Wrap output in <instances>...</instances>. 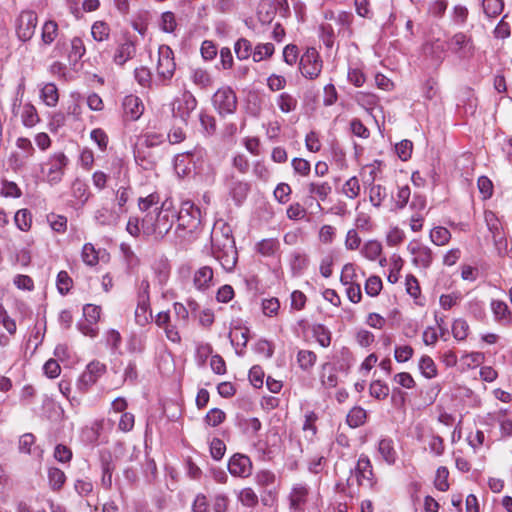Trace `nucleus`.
Instances as JSON below:
<instances>
[{
  "mask_svg": "<svg viewBox=\"0 0 512 512\" xmlns=\"http://www.w3.org/2000/svg\"><path fill=\"white\" fill-rule=\"evenodd\" d=\"M212 254L226 271H232L238 260L235 239L229 226L222 229L221 235L211 236Z\"/></svg>",
  "mask_w": 512,
  "mask_h": 512,
  "instance_id": "f257e3e1",
  "label": "nucleus"
},
{
  "mask_svg": "<svg viewBox=\"0 0 512 512\" xmlns=\"http://www.w3.org/2000/svg\"><path fill=\"white\" fill-rule=\"evenodd\" d=\"M174 220L178 223L175 234L181 240L186 239L187 236L192 235L200 227L201 210L190 201L183 202L181 209L171 215V223L166 228V235L170 234Z\"/></svg>",
  "mask_w": 512,
  "mask_h": 512,
  "instance_id": "f03ea898",
  "label": "nucleus"
},
{
  "mask_svg": "<svg viewBox=\"0 0 512 512\" xmlns=\"http://www.w3.org/2000/svg\"><path fill=\"white\" fill-rule=\"evenodd\" d=\"M211 101L220 117L233 114L237 110V96L230 86L220 87L213 94Z\"/></svg>",
  "mask_w": 512,
  "mask_h": 512,
  "instance_id": "7ed1b4c3",
  "label": "nucleus"
},
{
  "mask_svg": "<svg viewBox=\"0 0 512 512\" xmlns=\"http://www.w3.org/2000/svg\"><path fill=\"white\" fill-rule=\"evenodd\" d=\"M197 100L190 91H185L181 97L171 103L172 117L179 119L182 126H187L190 114L196 109Z\"/></svg>",
  "mask_w": 512,
  "mask_h": 512,
  "instance_id": "20e7f679",
  "label": "nucleus"
},
{
  "mask_svg": "<svg viewBox=\"0 0 512 512\" xmlns=\"http://www.w3.org/2000/svg\"><path fill=\"white\" fill-rule=\"evenodd\" d=\"M485 222L489 232L492 234L493 243L497 250V254L500 257L508 254V242L505 235L502 232V226L497 218L496 214L492 211H485L484 214Z\"/></svg>",
  "mask_w": 512,
  "mask_h": 512,
  "instance_id": "39448f33",
  "label": "nucleus"
},
{
  "mask_svg": "<svg viewBox=\"0 0 512 512\" xmlns=\"http://www.w3.org/2000/svg\"><path fill=\"white\" fill-rule=\"evenodd\" d=\"M301 74L308 79H315L319 76L322 69V60L314 47L307 48L299 61Z\"/></svg>",
  "mask_w": 512,
  "mask_h": 512,
  "instance_id": "423d86ee",
  "label": "nucleus"
},
{
  "mask_svg": "<svg viewBox=\"0 0 512 512\" xmlns=\"http://www.w3.org/2000/svg\"><path fill=\"white\" fill-rule=\"evenodd\" d=\"M201 158V151L177 154L174 158V170L178 177L183 178L189 176L192 172L196 174L197 162Z\"/></svg>",
  "mask_w": 512,
  "mask_h": 512,
  "instance_id": "0eeeda50",
  "label": "nucleus"
},
{
  "mask_svg": "<svg viewBox=\"0 0 512 512\" xmlns=\"http://www.w3.org/2000/svg\"><path fill=\"white\" fill-rule=\"evenodd\" d=\"M38 17L34 11H22L16 20V34L22 42L29 41L37 26Z\"/></svg>",
  "mask_w": 512,
  "mask_h": 512,
  "instance_id": "6e6552de",
  "label": "nucleus"
},
{
  "mask_svg": "<svg viewBox=\"0 0 512 512\" xmlns=\"http://www.w3.org/2000/svg\"><path fill=\"white\" fill-rule=\"evenodd\" d=\"M148 289V281L143 280L138 293V302L135 310V321L140 326H145L153 318L150 309Z\"/></svg>",
  "mask_w": 512,
  "mask_h": 512,
  "instance_id": "1a4fd4ad",
  "label": "nucleus"
},
{
  "mask_svg": "<svg viewBox=\"0 0 512 512\" xmlns=\"http://www.w3.org/2000/svg\"><path fill=\"white\" fill-rule=\"evenodd\" d=\"M68 164L69 159L63 152L50 156L46 163L48 166L46 173L47 181L52 185L61 182Z\"/></svg>",
  "mask_w": 512,
  "mask_h": 512,
  "instance_id": "9d476101",
  "label": "nucleus"
},
{
  "mask_svg": "<svg viewBox=\"0 0 512 512\" xmlns=\"http://www.w3.org/2000/svg\"><path fill=\"white\" fill-rule=\"evenodd\" d=\"M106 366L99 361H92L87 366L84 372L79 376L77 381V388L80 392L85 393L94 385L97 380L105 373Z\"/></svg>",
  "mask_w": 512,
  "mask_h": 512,
  "instance_id": "9b49d317",
  "label": "nucleus"
},
{
  "mask_svg": "<svg viewBox=\"0 0 512 512\" xmlns=\"http://www.w3.org/2000/svg\"><path fill=\"white\" fill-rule=\"evenodd\" d=\"M354 363V357L348 347H342L333 356V362H326L321 366L323 371H338L348 374Z\"/></svg>",
  "mask_w": 512,
  "mask_h": 512,
  "instance_id": "f8f14e48",
  "label": "nucleus"
},
{
  "mask_svg": "<svg viewBox=\"0 0 512 512\" xmlns=\"http://www.w3.org/2000/svg\"><path fill=\"white\" fill-rule=\"evenodd\" d=\"M448 48L461 58L472 56L474 53V45L471 37L463 32L454 34L447 41Z\"/></svg>",
  "mask_w": 512,
  "mask_h": 512,
  "instance_id": "ddd939ff",
  "label": "nucleus"
},
{
  "mask_svg": "<svg viewBox=\"0 0 512 512\" xmlns=\"http://www.w3.org/2000/svg\"><path fill=\"white\" fill-rule=\"evenodd\" d=\"M228 470L233 476L245 478L252 473V462L247 455L236 453L229 459Z\"/></svg>",
  "mask_w": 512,
  "mask_h": 512,
  "instance_id": "4468645a",
  "label": "nucleus"
},
{
  "mask_svg": "<svg viewBox=\"0 0 512 512\" xmlns=\"http://www.w3.org/2000/svg\"><path fill=\"white\" fill-rule=\"evenodd\" d=\"M194 287L201 292L209 290L215 285L214 272L210 266H202L195 271L193 276Z\"/></svg>",
  "mask_w": 512,
  "mask_h": 512,
  "instance_id": "2eb2a0df",
  "label": "nucleus"
},
{
  "mask_svg": "<svg viewBox=\"0 0 512 512\" xmlns=\"http://www.w3.org/2000/svg\"><path fill=\"white\" fill-rule=\"evenodd\" d=\"M355 477L359 485L373 486L372 465L367 456H361L355 467Z\"/></svg>",
  "mask_w": 512,
  "mask_h": 512,
  "instance_id": "dca6fc26",
  "label": "nucleus"
},
{
  "mask_svg": "<svg viewBox=\"0 0 512 512\" xmlns=\"http://www.w3.org/2000/svg\"><path fill=\"white\" fill-rule=\"evenodd\" d=\"M123 112L126 118L137 120L143 113L144 106L139 97L128 95L122 102Z\"/></svg>",
  "mask_w": 512,
  "mask_h": 512,
  "instance_id": "f3484780",
  "label": "nucleus"
},
{
  "mask_svg": "<svg viewBox=\"0 0 512 512\" xmlns=\"http://www.w3.org/2000/svg\"><path fill=\"white\" fill-rule=\"evenodd\" d=\"M308 494V488L305 485H296L289 496L290 508L295 511H304V504L307 501Z\"/></svg>",
  "mask_w": 512,
  "mask_h": 512,
  "instance_id": "a211bd4d",
  "label": "nucleus"
},
{
  "mask_svg": "<svg viewBox=\"0 0 512 512\" xmlns=\"http://www.w3.org/2000/svg\"><path fill=\"white\" fill-rule=\"evenodd\" d=\"M230 195L237 206H240L247 198L250 184L232 179L229 185Z\"/></svg>",
  "mask_w": 512,
  "mask_h": 512,
  "instance_id": "6ab92c4d",
  "label": "nucleus"
},
{
  "mask_svg": "<svg viewBox=\"0 0 512 512\" xmlns=\"http://www.w3.org/2000/svg\"><path fill=\"white\" fill-rule=\"evenodd\" d=\"M309 257L304 252L294 251L290 257V269L293 276H300L309 265Z\"/></svg>",
  "mask_w": 512,
  "mask_h": 512,
  "instance_id": "aec40b11",
  "label": "nucleus"
},
{
  "mask_svg": "<svg viewBox=\"0 0 512 512\" xmlns=\"http://www.w3.org/2000/svg\"><path fill=\"white\" fill-rule=\"evenodd\" d=\"M491 310L494 314L495 320L502 325L509 326L511 324L510 316L511 311L507 304L501 300H492Z\"/></svg>",
  "mask_w": 512,
  "mask_h": 512,
  "instance_id": "412c9836",
  "label": "nucleus"
},
{
  "mask_svg": "<svg viewBox=\"0 0 512 512\" xmlns=\"http://www.w3.org/2000/svg\"><path fill=\"white\" fill-rule=\"evenodd\" d=\"M255 249L264 257H273L280 249V242L276 238L262 239L256 243Z\"/></svg>",
  "mask_w": 512,
  "mask_h": 512,
  "instance_id": "4be33fe9",
  "label": "nucleus"
},
{
  "mask_svg": "<svg viewBox=\"0 0 512 512\" xmlns=\"http://www.w3.org/2000/svg\"><path fill=\"white\" fill-rule=\"evenodd\" d=\"M378 451L382 458L389 464H394L396 461V451L394 449V442L391 438H382L378 443Z\"/></svg>",
  "mask_w": 512,
  "mask_h": 512,
  "instance_id": "5701e85b",
  "label": "nucleus"
},
{
  "mask_svg": "<svg viewBox=\"0 0 512 512\" xmlns=\"http://www.w3.org/2000/svg\"><path fill=\"white\" fill-rule=\"evenodd\" d=\"M192 82L202 90H207L213 85V78L210 73L202 68L192 70Z\"/></svg>",
  "mask_w": 512,
  "mask_h": 512,
  "instance_id": "b1692460",
  "label": "nucleus"
},
{
  "mask_svg": "<svg viewBox=\"0 0 512 512\" xmlns=\"http://www.w3.org/2000/svg\"><path fill=\"white\" fill-rule=\"evenodd\" d=\"M367 412L361 406H354L346 417V423L351 428H358L366 423Z\"/></svg>",
  "mask_w": 512,
  "mask_h": 512,
  "instance_id": "393cba45",
  "label": "nucleus"
},
{
  "mask_svg": "<svg viewBox=\"0 0 512 512\" xmlns=\"http://www.w3.org/2000/svg\"><path fill=\"white\" fill-rule=\"evenodd\" d=\"M135 51L136 49L134 43L129 40L125 41L118 47L114 55L115 63L123 65L127 60L134 56Z\"/></svg>",
  "mask_w": 512,
  "mask_h": 512,
  "instance_id": "a878e982",
  "label": "nucleus"
},
{
  "mask_svg": "<svg viewBox=\"0 0 512 512\" xmlns=\"http://www.w3.org/2000/svg\"><path fill=\"white\" fill-rule=\"evenodd\" d=\"M313 337L322 347H328L331 344L332 334L330 330L323 324H313L311 327Z\"/></svg>",
  "mask_w": 512,
  "mask_h": 512,
  "instance_id": "bb28decb",
  "label": "nucleus"
},
{
  "mask_svg": "<svg viewBox=\"0 0 512 512\" xmlns=\"http://www.w3.org/2000/svg\"><path fill=\"white\" fill-rule=\"evenodd\" d=\"M238 427L243 431V433H249L254 436L261 430L262 423L256 417L238 418Z\"/></svg>",
  "mask_w": 512,
  "mask_h": 512,
  "instance_id": "cd10ccee",
  "label": "nucleus"
},
{
  "mask_svg": "<svg viewBox=\"0 0 512 512\" xmlns=\"http://www.w3.org/2000/svg\"><path fill=\"white\" fill-rule=\"evenodd\" d=\"M317 355L311 350H300L297 354V362L303 371H309L316 363Z\"/></svg>",
  "mask_w": 512,
  "mask_h": 512,
  "instance_id": "c85d7f7f",
  "label": "nucleus"
},
{
  "mask_svg": "<svg viewBox=\"0 0 512 512\" xmlns=\"http://www.w3.org/2000/svg\"><path fill=\"white\" fill-rule=\"evenodd\" d=\"M41 97L47 106L53 107L58 103V89L54 83H47L41 89Z\"/></svg>",
  "mask_w": 512,
  "mask_h": 512,
  "instance_id": "c756f323",
  "label": "nucleus"
},
{
  "mask_svg": "<svg viewBox=\"0 0 512 512\" xmlns=\"http://www.w3.org/2000/svg\"><path fill=\"white\" fill-rule=\"evenodd\" d=\"M85 51L83 40L79 37H74L71 40V49L68 55L70 63L76 64L84 56Z\"/></svg>",
  "mask_w": 512,
  "mask_h": 512,
  "instance_id": "7c9ffc66",
  "label": "nucleus"
},
{
  "mask_svg": "<svg viewBox=\"0 0 512 512\" xmlns=\"http://www.w3.org/2000/svg\"><path fill=\"white\" fill-rule=\"evenodd\" d=\"M331 191L332 187L328 182H311L308 184V192L311 195H316L321 201H325Z\"/></svg>",
  "mask_w": 512,
  "mask_h": 512,
  "instance_id": "2f4dec72",
  "label": "nucleus"
},
{
  "mask_svg": "<svg viewBox=\"0 0 512 512\" xmlns=\"http://www.w3.org/2000/svg\"><path fill=\"white\" fill-rule=\"evenodd\" d=\"M483 11L489 18H495L500 15L504 9L503 0H483Z\"/></svg>",
  "mask_w": 512,
  "mask_h": 512,
  "instance_id": "473e14b6",
  "label": "nucleus"
},
{
  "mask_svg": "<svg viewBox=\"0 0 512 512\" xmlns=\"http://www.w3.org/2000/svg\"><path fill=\"white\" fill-rule=\"evenodd\" d=\"M419 369L421 374L427 378L432 379L437 376V368L430 356L424 355L419 361Z\"/></svg>",
  "mask_w": 512,
  "mask_h": 512,
  "instance_id": "72a5a7b5",
  "label": "nucleus"
},
{
  "mask_svg": "<svg viewBox=\"0 0 512 512\" xmlns=\"http://www.w3.org/2000/svg\"><path fill=\"white\" fill-rule=\"evenodd\" d=\"M48 480L49 485L53 490H59L65 483L66 476L61 469L57 467H51L48 469Z\"/></svg>",
  "mask_w": 512,
  "mask_h": 512,
  "instance_id": "f704fd0d",
  "label": "nucleus"
},
{
  "mask_svg": "<svg viewBox=\"0 0 512 512\" xmlns=\"http://www.w3.org/2000/svg\"><path fill=\"white\" fill-rule=\"evenodd\" d=\"M39 120L36 108L30 103L25 104L22 112L23 125L25 127H33L39 122Z\"/></svg>",
  "mask_w": 512,
  "mask_h": 512,
  "instance_id": "c9c22d12",
  "label": "nucleus"
},
{
  "mask_svg": "<svg viewBox=\"0 0 512 512\" xmlns=\"http://www.w3.org/2000/svg\"><path fill=\"white\" fill-rule=\"evenodd\" d=\"M297 99L289 93L283 92L278 96L277 105L283 113H289L296 109Z\"/></svg>",
  "mask_w": 512,
  "mask_h": 512,
  "instance_id": "e433bc0d",
  "label": "nucleus"
},
{
  "mask_svg": "<svg viewBox=\"0 0 512 512\" xmlns=\"http://www.w3.org/2000/svg\"><path fill=\"white\" fill-rule=\"evenodd\" d=\"M450 238H451L450 231L447 228L442 227V226L435 227L430 232V239L437 246H442V245L447 244L449 242Z\"/></svg>",
  "mask_w": 512,
  "mask_h": 512,
  "instance_id": "4c0bfd02",
  "label": "nucleus"
},
{
  "mask_svg": "<svg viewBox=\"0 0 512 512\" xmlns=\"http://www.w3.org/2000/svg\"><path fill=\"white\" fill-rule=\"evenodd\" d=\"M14 222L21 231H28L31 228L32 217L28 209H20L14 216Z\"/></svg>",
  "mask_w": 512,
  "mask_h": 512,
  "instance_id": "58836bf2",
  "label": "nucleus"
},
{
  "mask_svg": "<svg viewBox=\"0 0 512 512\" xmlns=\"http://www.w3.org/2000/svg\"><path fill=\"white\" fill-rule=\"evenodd\" d=\"M154 213L156 217L152 215H146L141 221V228L146 235H152L156 233L158 226V217L160 216V208H155Z\"/></svg>",
  "mask_w": 512,
  "mask_h": 512,
  "instance_id": "ea45409f",
  "label": "nucleus"
},
{
  "mask_svg": "<svg viewBox=\"0 0 512 512\" xmlns=\"http://www.w3.org/2000/svg\"><path fill=\"white\" fill-rule=\"evenodd\" d=\"M91 34L95 41L102 42L109 38L110 27L104 21H96L92 25Z\"/></svg>",
  "mask_w": 512,
  "mask_h": 512,
  "instance_id": "a19ab883",
  "label": "nucleus"
},
{
  "mask_svg": "<svg viewBox=\"0 0 512 512\" xmlns=\"http://www.w3.org/2000/svg\"><path fill=\"white\" fill-rule=\"evenodd\" d=\"M234 51L239 60H246L251 56L252 45L246 38H240L235 42Z\"/></svg>",
  "mask_w": 512,
  "mask_h": 512,
  "instance_id": "79ce46f5",
  "label": "nucleus"
},
{
  "mask_svg": "<svg viewBox=\"0 0 512 512\" xmlns=\"http://www.w3.org/2000/svg\"><path fill=\"white\" fill-rule=\"evenodd\" d=\"M57 32L58 24L53 20L46 21L42 28V41L47 45L51 44L55 40Z\"/></svg>",
  "mask_w": 512,
  "mask_h": 512,
  "instance_id": "37998d69",
  "label": "nucleus"
},
{
  "mask_svg": "<svg viewBox=\"0 0 512 512\" xmlns=\"http://www.w3.org/2000/svg\"><path fill=\"white\" fill-rule=\"evenodd\" d=\"M370 395L378 400H383L389 395V387L381 380H375L370 384Z\"/></svg>",
  "mask_w": 512,
  "mask_h": 512,
  "instance_id": "c03bdc74",
  "label": "nucleus"
},
{
  "mask_svg": "<svg viewBox=\"0 0 512 512\" xmlns=\"http://www.w3.org/2000/svg\"><path fill=\"white\" fill-rule=\"evenodd\" d=\"M73 196L82 204L86 203L90 197L88 186L83 181L76 179L72 184Z\"/></svg>",
  "mask_w": 512,
  "mask_h": 512,
  "instance_id": "a18cd8bd",
  "label": "nucleus"
},
{
  "mask_svg": "<svg viewBox=\"0 0 512 512\" xmlns=\"http://www.w3.org/2000/svg\"><path fill=\"white\" fill-rule=\"evenodd\" d=\"M225 419L226 414L223 410L219 408H212L204 417V422L211 427H216L222 424L225 421Z\"/></svg>",
  "mask_w": 512,
  "mask_h": 512,
  "instance_id": "49530a36",
  "label": "nucleus"
},
{
  "mask_svg": "<svg viewBox=\"0 0 512 512\" xmlns=\"http://www.w3.org/2000/svg\"><path fill=\"white\" fill-rule=\"evenodd\" d=\"M362 253L366 258L369 260H376L378 256L382 253V245L377 240H370L367 243H365Z\"/></svg>",
  "mask_w": 512,
  "mask_h": 512,
  "instance_id": "de8ad7c7",
  "label": "nucleus"
},
{
  "mask_svg": "<svg viewBox=\"0 0 512 512\" xmlns=\"http://www.w3.org/2000/svg\"><path fill=\"white\" fill-rule=\"evenodd\" d=\"M383 288L382 280L379 276H370L365 283V292L370 297H376L380 294Z\"/></svg>",
  "mask_w": 512,
  "mask_h": 512,
  "instance_id": "09e8293b",
  "label": "nucleus"
},
{
  "mask_svg": "<svg viewBox=\"0 0 512 512\" xmlns=\"http://www.w3.org/2000/svg\"><path fill=\"white\" fill-rule=\"evenodd\" d=\"M433 261V254L429 247L424 246L417 256L412 259V262L416 266H422L427 269L431 266Z\"/></svg>",
  "mask_w": 512,
  "mask_h": 512,
  "instance_id": "8fccbe9b",
  "label": "nucleus"
},
{
  "mask_svg": "<svg viewBox=\"0 0 512 512\" xmlns=\"http://www.w3.org/2000/svg\"><path fill=\"white\" fill-rule=\"evenodd\" d=\"M469 325L465 319H456L452 325V334L456 340H465L468 336Z\"/></svg>",
  "mask_w": 512,
  "mask_h": 512,
  "instance_id": "3c124183",
  "label": "nucleus"
},
{
  "mask_svg": "<svg viewBox=\"0 0 512 512\" xmlns=\"http://www.w3.org/2000/svg\"><path fill=\"white\" fill-rule=\"evenodd\" d=\"M274 45L272 43L258 44L253 51L254 62H260L265 58H269L274 53Z\"/></svg>",
  "mask_w": 512,
  "mask_h": 512,
  "instance_id": "603ef678",
  "label": "nucleus"
},
{
  "mask_svg": "<svg viewBox=\"0 0 512 512\" xmlns=\"http://www.w3.org/2000/svg\"><path fill=\"white\" fill-rule=\"evenodd\" d=\"M319 37L323 41L324 45L331 49L335 40V33L332 25L321 24L319 27Z\"/></svg>",
  "mask_w": 512,
  "mask_h": 512,
  "instance_id": "864d4df0",
  "label": "nucleus"
},
{
  "mask_svg": "<svg viewBox=\"0 0 512 512\" xmlns=\"http://www.w3.org/2000/svg\"><path fill=\"white\" fill-rule=\"evenodd\" d=\"M199 121L201 124V127L205 131L207 135H213L215 134L217 130L216 125V119L214 116L207 114L206 112L202 111L199 114Z\"/></svg>",
  "mask_w": 512,
  "mask_h": 512,
  "instance_id": "5fc2aeb1",
  "label": "nucleus"
},
{
  "mask_svg": "<svg viewBox=\"0 0 512 512\" xmlns=\"http://www.w3.org/2000/svg\"><path fill=\"white\" fill-rule=\"evenodd\" d=\"M387 193L386 188L382 185H372L369 191V199L373 206L380 207Z\"/></svg>",
  "mask_w": 512,
  "mask_h": 512,
  "instance_id": "6e6d98bb",
  "label": "nucleus"
},
{
  "mask_svg": "<svg viewBox=\"0 0 512 512\" xmlns=\"http://www.w3.org/2000/svg\"><path fill=\"white\" fill-rule=\"evenodd\" d=\"M200 53L204 61H212L218 53L217 45L211 40H204L201 44Z\"/></svg>",
  "mask_w": 512,
  "mask_h": 512,
  "instance_id": "4d7b16f0",
  "label": "nucleus"
},
{
  "mask_svg": "<svg viewBox=\"0 0 512 512\" xmlns=\"http://www.w3.org/2000/svg\"><path fill=\"white\" fill-rule=\"evenodd\" d=\"M395 150L402 161H407L412 155L413 142L411 140L404 139L395 145Z\"/></svg>",
  "mask_w": 512,
  "mask_h": 512,
  "instance_id": "13d9d810",
  "label": "nucleus"
},
{
  "mask_svg": "<svg viewBox=\"0 0 512 512\" xmlns=\"http://www.w3.org/2000/svg\"><path fill=\"white\" fill-rule=\"evenodd\" d=\"M72 279L66 271H60L57 275V289L61 295H66L72 287Z\"/></svg>",
  "mask_w": 512,
  "mask_h": 512,
  "instance_id": "bf43d9fd",
  "label": "nucleus"
},
{
  "mask_svg": "<svg viewBox=\"0 0 512 512\" xmlns=\"http://www.w3.org/2000/svg\"><path fill=\"white\" fill-rule=\"evenodd\" d=\"M238 500L246 507L252 508L258 503V496L252 488H244L238 495Z\"/></svg>",
  "mask_w": 512,
  "mask_h": 512,
  "instance_id": "052dcab7",
  "label": "nucleus"
},
{
  "mask_svg": "<svg viewBox=\"0 0 512 512\" xmlns=\"http://www.w3.org/2000/svg\"><path fill=\"white\" fill-rule=\"evenodd\" d=\"M448 476H449V471L446 467L441 466L437 469L434 483H435V487L439 491L448 490V488H449Z\"/></svg>",
  "mask_w": 512,
  "mask_h": 512,
  "instance_id": "680f3d73",
  "label": "nucleus"
},
{
  "mask_svg": "<svg viewBox=\"0 0 512 512\" xmlns=\"http://www.w3.org/2000/svg\"><path fill=\"white\" fill-rule=\"evenodd\" d=\"M82 259L84 263L89 266H94L98 263V254L91 243L84 244L82 248Z\"/></svg>",
  "mask_w": 512,
  "mask_h": 512,
  "instance_id": "e2e57ef3",
  "label": "nucleus"
},
{
  "mask_svg": "<svg viewBox=\"0 0 512 512\" xmlns=\"http://www.w3.org/2000/svg\"><path fill=\"white\" fill-rule=\"evenodd\" d=\"M343 193L351 198H356L360 193V185L357 177L353 176L348 179L343 186Z\"/></svg>",
  "mask_w": 512,
  "mask_h": 512,
  "instance_id": "0e129e2a",
  "label": "nucleus"
},
{
  "mask_svg": "<svg viewBox=\"0 0 512 512\" xmlns=\"http://www.w3.org/2000/svg\"><path fill=\"white\" fill-rule=\"evenodd\" d=\"M226 451V445L220 438H213L210 443V454L212 458L219 461L223 458Z\"/></svg>",
  "mask_w": 512,
  "mask_h": 512,
  "instance_id": "69168bd1",
  "label": "nucleus"
},
{
  "mask_svg": "<svg viewBox=\"0 0 512 512\" xmlns=\"http://www.w3.org/2000/svg\"><path fill=\"white\" fill-rule=\"evenodd\" d=\"M83 314L87 322L96 324L100 318L101 307L93 304H86L83 307Z\"/></svg>",
  "mask_w": 512,
  "mask_h": 512,
  "instance_id": "338daca9",
  "label": "nucleus"
},
{
  "mask_svg": "<svg viewBox=\"0 0 512 512\" xmlns=\"http://www.w3.org/2000/svg\"><path fill=\"white\" fill-rule=\"evenodd\" d=\"M72 450L63 444H57L54 449V458L61 463H68L72 459Z\"/></svg>",
  "mask_w": 512,
  "mask_h": 512,
  "instance_id": "774afa93",
  "label": "nucleus"
}]
</instances>
